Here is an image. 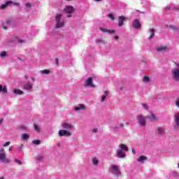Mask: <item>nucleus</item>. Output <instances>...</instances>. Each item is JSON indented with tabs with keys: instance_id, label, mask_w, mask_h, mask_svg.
Returning <instances> with one entry per match:
<instances>
[{
	"instance_id": "nucleus-1",
	"label": "nucleus",
	"mask_w": 179,
	"mask_h": 179,
	"mask_svg": "<svg viewBox=\"0 0 179 179\" xmlns=\"http://www.w3.org/2000/svg\"><path fill=\"white\" fill-rule=\"evenodd\" d=\"M109 171L111 174H113V176L117 177V178L122 177V172H121V168L119 165L111 164L109 167Z\"/></svg>"
},
{
	"instance_id": "nucleus-2",
	"label": "nucleus",
	"mask_w": 179,
	"mask_h": 179,
	"mask_svg": "<svg viewBox=\"0 0 179 179\" xmlns=\"http://www.w3.org/2000/svg\"><path fill=\"white\" fill-rule=\"evenodd\" d=\"M65 26V20L62 17V15L57 14L55 16V27L56 29H62Z\"/></svg>"
},
{
	"instance_id": "nucleus-3",
	"label": "nucleus",
	"mask_w": 179,
	"mask_h": 179,
	"mask_svg": "<svg viewBox=\"0 0 179 179\" xmlns=\"http://www.w3.org/2000/svg\"><path fill=\"white\" fill-rule=\"evenodd\" d=\"M0 163H4L5 164H9L10 163L9 158L6 157V151L3 148L0 149Z\"/></svg>"
},
{
	"instance_id": "nucleus-4",
	"label": "nucleus",
	"mask_w": 179,
	"mask_h": 179,
	"mask_svg": "<svg viewBox=\"0 0 179 179\" xmlns=\"http://www.w3.org/2000/svg\"><path fill=\"white\" fill-rule=\"evenodd\" d=\"M171 77L175 82H179V64H176V67L171 70Z\"/></svg>"
},
{
	"instance_id": "nucleus-5",
	"label": "nucleus",
	"mask_w": 179,
	"mask_h": 179,
	"mask_svg": "<svg viewBox=\"0 0 179 179\" xmlns=\"http://www.w3.org/2000/svg\"><path fill=\"white\" fill-rule=\"evenodd\" d=\"M136 120L140 127H146V116H143V115H138L136 117Z\"/></svg>"
},
{
	"instance_id": "nucleus-6",
	"label": "nucleus",
	"mask_w": 179,
	"mask_h": 179,
	"mask_svg": "<svg viewBox=\"0 0 179 179\" xmlns=\"http://www.w3.org/2000/svg\"><path fill=\"white\" fill-rule=\"evenodd\" d=\"M62 127L63 128V129L66 130V131H69V132H72V131H73V124L68 122H64L63 123H62Z\"/></svg>"
},
{
	"instance_id": "nucleus-7",
	"label": "nucleus",
	"mask_w": 179,
	"mask_h": 179,
	"mask_svg": "<svg viewBox=\"0 0 179 179\" xmlns=\"http://www.w3.org/2000/svg\"><path fill=\"white\" fill-rule=\"evenodd\" d=\"M75 12V8L72 6H66L64 13L67 14V17H72V13Z\"/></svg>"
},
{
	"instance_id": "nucleus-8",
	"label": "nucleus",
	"mask_w": 179,
	"mask_h": 179,
	"mask_svg": "<svg viewBox=\"0 0 179 179\" xmlns=\"http://www.w3.org/2000/svg\"><path fill=\"white\" fill-rule=\"evenodd\" d=\"M85 87L94 88L96 85L93 83V78L90 77L84 82Z\"/></svg>"
},
{
	"instance_id": "nucleus-9",
	"label": "nucleus",
	"mask_w": 179,
	"mask_h": 179,
	"mask_svg": "<svg viewBox=\"0 0 179 179\" xmlns=\"http://www.w3.org/2000/svg\"><path fill=\"white\" fill-rule=\"evenodd\" d=\"M58 135L60 138L62 136H66V138H69V136H72V132L63 129L58 131Z\"/></svg>"
},
{
	"instance_id": "nucleus-10",
	"label": "nucleus",
	"mask_w": 179,
	"mask_h": 179,
	"mask_svg": "<svg viewBox=\"0 0 179 179\" xmlns=\"http://www.w3.org/2000/svg\"><path fill=\"white\" fill-rule=\"evenodd\" d=\"M110 128L114 132H120V131H121L120 128H124V124L120 123L119 124H113Z\"/></svg>"
},
{
	"instance_id": "nucleus-11",
	"label": "nucleus",
	"mask_w": 179,
	"mask_h": 179,
	"mask_svg": "<svg viewBox=\"0 0 179 179\" xmlns=\"http://www.w3.org/2000/svg\"><path fill=\"white\" fill-rule=\"evenodd\" d=\"M132 27L133 29H135V30H138V29H141V21L138 19H135L132 22Z\"/></svg>"
},
{
	"instance_id": "nucleus-12",
	"label": "nucleus",
	"mask_w": 179,
	"mask_h": 179,
	"mask_svg": "<svg viewBox=\"0 0 179 179\" xmlns=\"http://www.w3.org/2000/svg\"><path fill=\"white\" fill-rule=\"evenodd\" d=\"M117 20H118V27H122L124 26V22H125V20H127V17L124 15L119 16Z\"/></svg>"
},
{
	"instance_id": "nucleus-13",
	"label": "nucleus",
	"mask_w": 179,
	"mask_h": 179,
	"mask_svg": "<svg viewBox=\"0 0 179 179\" xmlns=\"http://www.w3.org/2000/svg\"><path fill=\"white\" fill-rule=\"evenodd\" d=\"M12 3H13V5H19V3H13V1H8L6 2V3L2 4L0 6V9H3V10L6 9L9 6V5H12Z\"/></svg>"
},
{
	"instance_id": "nucleus-14",
	"label": "nucleus",
	"mask_w": 179,
	"mask_h": 179,
	"mask_svg": "<svg viewBox=\"0 0 179 179\" xmlns=\"http://www.w3.org/2000/svg\"><path fill=\"white\" fill-rule=\"evenodd\" d=\"M175 131H177L179 128V113L175 114V126H174Z\"/></svg>"
},
{
	"instance_id": "nucleus-15",
	"label": "nucleus",
	"mask_w": 179,
	"mask_h": 179,
	"mask_svg": "<svg viewBox=\"0 0 179 179\" xmlns=\"http://www.w3.org/2000/svg\"><path fill=\"white\" fill-rule=\"evenodd\" d=\"M34 84L30 83V82H28L26 84H24V90H27L28 92H31V90H33V86H34Z\"/></svg>"
},
{
	"instance_id": "nucleus-16",
	"label": "nucleus",
	"mask_w": 179,
	"mask_h": 179,
	"mask_svg": "<svg viewBox=\"0 0 179 179\" xmlns=\"http://www.w3.org/2000/svg\"><path fill=\"white\" fill-rule=\"evenodd\" d=\"M167 45H161L156 48L157 52H166L167 51Z\"/></svg>"
},
{
	"instance_id": "nucleus-17",
	"label": "nucleus",
	"mask_w": 179,
	"mask_h": 179,
	"mask_svg": "<svg viewBox=\"0 0 179 179\" xmlns=\"http://www.w3.org/2000/svg\"><path fill=\"white\" fill-rule=\"evenodd\" d=\"M75 111H85L86 110V106L84 104L80 103L74 108Z\"/></svg>"
},
{
	"instance_id": "nucleus-18",
	"label": "nucleus",
	"mask_w": 179,
	"mask_h": 179,
	"mask_svg": "<svg viewBox=\"0 0 179 179\" xmlns=\"http://www.w3.org/2000/svg\"><path fill=\"white\" fill-rule=\"evenodd\" d=\"M101 31H102V33H108V34H114V33H115V29H108L106 28H100Z\"/></svg>"
},
{
	"instance_id": "nucleus-19",
	"label": "nucleus",
	"mask_w": 179,
	"mask_h": 179,
	"mask_svg": "<svg viewBox=\"0 0 179 179\" xmlns=\"http://www.w3.org/2000/svg\"><path fill=\"white\" fill-rule=\"evenodd\" d=\"M117 156L120 159H124L125 157V151L121 150H117Z\"/></svg>"
},
{
	"instance_id": "nucleus-20",
	"label": "nucleus",
	"mask_w": 179,
	"mask_h": 179,
	"mask_svg": "<svg viewBox=\"0 0 179 179\" xmlns=\"http://www.w3.org/2000/svg\"><path fill=\"white\" fill-rule=\"evenodd\" d=\"M155 134H157V135H164V129H163V127H157L155 129Z\"/></svg>"
},
{
	"instance_id": "nucleus-21",
	"label": "nucleus",
	"mask_w": 179,
	"mask_h": 179,
	"mask_svg": "<svg viewBox=\"0 0 179 179\" xmlns=\"http://www.w3.org/2000/svg\"><path fill=\"white\" fill-rule=\"evenodd\" d=\"M1 92L4 94L8 93V88L6 87V85L3 86L2 85H0V93Z\"/></svg>"
},
{
	"instance_id": "nucleus-22",
	"label": "nucleus",
	"mask_w": 179,
	"mask_h": 179,
	"mask_svg": "<svg viewBox=\"0 0 179 179\" xmlns=\"http://www.w3.org/2000/svg\"><path fill=\"white\" fill-rule=\"evenodd\" d=\"M119 148H120L119 150H122V152H128V148H127V145L124 144H120L119 145Z\"/></svg>"
},
{
	"instance_id": "nucleus-23",
	"label": "nucleus",
	"mask_w": 179,
	"mask_h": 179,
	"mask_svg": "<svg viewBox=\"0 0 179 179\" xmlns=\"http://www.w3.org/2000/svg\"><path fill=\"white\" fill-rule=\"evenodd\" d=\"M148 160V157L141 155L138 159L137 162H138V163H143V162Z\"/></svg>"
},
{
	"instance_id": "nucleus-24",
	"label": "nucleus",
	"mask_w": 179,
	"mask_h": 179,
	"mask_svg": "<svg viewBox=\"0 0 179 179\" xmlns=\"http://www.w3.org/2000/svg\"><path fill=\"white\" fill-rule=\"evenodd\" d=\"M149 33H150V36L148 37V38H149V40H150L155 37V29H150L149 30Z\"/></svg>"
},
{
	"instance_id": "nucleus-25",
	"label": "nucleus",
	"mask_w": 179,
	"mask_h": 179,
	"mask_svg": "<svg viewBox=\"0 0 179 179\" xmlns=\"http://www.w3.org/2000/svg\"><path fill=\"white\" fill-rule=\"evenodd\" d=\"M13 92L14 94H18V95L23 94V91L19 89L13 88Z\"/></svg>"
},
{
	"instance_id": "nucleus-26",
	"label": "nucleus",
	"mask_w": 179,
	"mask_h": 179,
	"mask_svg": "<svg viewBox=\"0 0 179 179\" xmlns=\"http://www.w3.org/2000/svg\"><path fill=\"white\" fill-rule=\"evenodd\" d=\"M108 96V91H105L103 95L101 96V103L106 101V99Z\"/></svg>"
},
{
	"instance_id": "nucleus-27",
	"label": "nucleus",
	"mask_w": 179,
	"mask_h": 179,
	"mask_svg": "<svg viewBox=\"0 0 179 179\" xmlns=\"http://www.w3.org/2000/svg\"><path fill=\"white\" fill-rule=\"evenodd\" d=\"M92 163L94 166H99V159H97L96 157H94L92 159Z\"/></svg>"
},
{
	"instance_id": "nucleus-28",
	"label": "nucleus",
	"mask_w": 179,
	"mask_h": 179,
	"mask_svg": "<svg viewBox=\"0 0 179 179\" xmlns=\"http://www.w3.org/2000/svg\"><path fill=\"white\" fill-rule=\"evenodd\" d=\"M29 138H30V136H29L28 134H22V141H27V139H29Z\"/></svg>"
},
{
	"instance_id": "nucleus-29",
	"label": "nucleus",
	"mask_w": 179,
	"mask_h": 179,
	"mask_svg": "<svg viewBox=\"0 0 179 179\" xmlns=\"http://www.w3.org/2000/svg\"><path fill=\"white\" fill-rule=\"evenodd\" d=\"M41 73H42V75H50V70H47V69H45V70H42L40 71Z\"/></svg>"
},
{
	"instance_id": "nucleus-30",
	"label": "nucleus",
	"mask_w": 179,
	"mask_h": 179,
	"mask_svg": "<svg viewBox=\"0 0 179 179\" xmlns=\"http://www.w3.org/2000/svg\"><path fill=\"white\" fill-rule=\"evenodd\" d=\"M148 120H150V121H156V115H155L154 114H151V115L148 117Z\"/></svg>"
},
{
	"instance_id": "nucleus-31",
	"label": "nucleus",
	"mask_w": 179,
	"mask_h": 179,
	"mask_svg": "<svg viewBox=\"0 0 179 179\" xmlns=\"http://www.w3.org/2000/svg\"><path fill=\"white\" fill-rule=\"evenodd\" d=\"M34 129L36 132L39 133L41 128L40 127V126L37 125V124H34Z\"/></svg>"
},
{
	"instance_id": "nucleus-32",
	"label": "nucleus",
	"mask_w": 179,
	"mask_h": 179,
	"mask_svg": "<svg viewBox=\"0 0 179 179\" xmlns=\"http://www.w3.org/2000/svg\"><path fill=\"white\" fill-rule=\"evenodd\" d=\"M108 17H109V19H110L113 21L115 20V15H114V14L113 13L108 14Z\"/></svg>"
},
{
	"instance_id": "nucleus-33",
	"label": "nucleus",
	"mask_w": 179,
	"mask_h": 179,
	"mask_svg": "<svg viewBox=\"0 0 179 179\" xmlns=\"http://www.w3.org/2000/svg\"><path fill=\"white\" fill-rule=\"evenodd\" d=\"M32 143L34 145H40V143H41V141H40V140H34V141H32Z\"/></svg>"
},
{
	"instance_id": "nucleus-34",
	"label": "nucleus",
	"mask_w": 179,
	"mask_h": 179,
	"mask_svg": "<svg viewBox=\"0 0 179 179\" xmlns=\"http://www.w3.org/2000/svg\"><path fill=\"white\" fill-rule=\"evenodd\" d=\"M6 55H7L6 51H3V52H1L0 57H1V58H5V57H6Z\"/></svg>"
},
{
	"instance_id": "nucleus-35",
	"label": "nucleus",
	"mask_w": 179,
	"mask_h": 179,
	"mask_svg": "<svg viewBox=\"0 0 179 179\" xmlns=\"http://www.w3.org/2000/svg\"><path fill=\"white\" fill-rule=\"evenodd\" d=\"M150 80V78L148 76H145L143 78V82H145V83H148V82Z\"/></svg>"
},
{
	"instance_id": "nucleus-36",
	"label": "nucleus",
	"mask_w": 179,
	"mask_h": 179,
	"mask_svg": "<svg viewBox=\"0 0 179 179\" xmlns=\"http://www.w3.org/2000/svg\"><path fill=\"white\" fill-rule=\"evenodd\" d=\"M36 160H38V162H43V160H44V157L42 156H38L36 157Z\"/></svg>"
},
{
	"instance_id": "nucleus-37",
	"label": "nucleus",
	"mask_w": 179,
	"mask_h": 179,
	"mask_svg": "<svg viewBox=\"0 0 179 179\" xmlns=\"http://www.w3.org/2000/svg\"><path fill=\"white\" fill-rule=\"evenodd\" d=\"M15 162L17 163V164H18L19 166H22V164H23V163L22 162V161L19 160V159H15Z\"/></svg>"
},
{
	"instance_id": "nucleus-38",
	"label": "nucleus",
	"mask_w": 179,
	"mask_h": 179,
	"mask_svg": "<svg viewBox=\"0 0 179 179\" xmlns=\"http://www.w3.org/2000/svg\"><path fill=\"white\" fill-rule=\"evenodd\" d=\"M10 145V142L8 141L5 144H3V148H6V146H9Z\"/></svg>"
},
{
	"instance_id": "nucleus-39",
	"label": "nucleus",
	"mask_w": 179,
	"mask_h": 179,
	"mask_svg": "<svg viewBox=\"0 0 179 179\" xmlns=\"http://www.w3.org/2000/svg\"><path fill=\"white\" fill-rule=\"evenodd\" d=\"M26 6L28 9H30V8H31V4L29 3H27L26 4Z\"/></svg>"
},
{
	"instance_id": "nucleus-40",
	"label": "nucleus",
	"mask_w": 179,
	"mask_h": 179,
	"mask_svg": "<svg viewBox=\"0 0 179 179\" xmlns=\"http://www.w3.org/2000/svg\"><path fill=\"white\" fill-rule=\"evenodd\" d=\"M142 106H143V108L145 110H148V105H146V104H145V103H143Z\"/></svg>"
},
{
	"instance_id": "nucleus-41",
	"label": "nucleus",
	"mask_w": 179,
	"mask_h": 179,
	"mask_svg": "<svg viewBox=\"0 0 179 179\" xmlns=\"http://www.w3.org/2000/svg\"><path fill=\"white\" fill-rule=\"evenodd\" d=\"M98 131H99V129H97V128H94V129H92V132H93L94 134L97 133Z\"/></svg>"
},
{
	"instance_id": "nucleus-42",
	"label": "nucleus",
	"mask_w": 179,
	"mask_h": 179,
	"mask_svg": "<svg viewBox=\"0 0 179 179\" xmlns=\"http://www.w3.org/2000/svg\"><path fill=\"white\" fill-rule=\"evenodd\" d=\"M176 107H179V99H176Z\"/></svg>"
},
{
	"instance_id": "nucleus-43",
	"label": "nucleus",
	"mask_w": 179,
	"mask_h": 179,
	"mask_svg": "<svg viewBox=\"0 0 179 179\" xmlns=\"http://www.w3.org/2000/svg\"><path fill=\"white\" fill-rule=\"evenodd\" d=\"M18 150H22L23 149V145H20L19 147H17Z\"/></svg>"
},
{
	"instance_id": "nucleus-44",
	"label": "nucleus",
	"mask_w": 179,
	"mask_h": 179,
	"mask_svg": "<svg viewBox=\"0 0 179 179\" xmlns=\"http://www.w3.org/2000/svg\"><path fill=\"white\" fill-rule=\"evenodd\" d=\"M113 38H115V40H119L120 36H113Z\"/></svg>"
},
{
	"instance_id": "nucleus-45",
	"label": "nucleus",
	"mask_w": 179,
	"mask_h": 179,
	"mask_svg": "<svg viewBox=\"0 0 179 179\" xmlns=\"http://www.w3.org/2000/svg\"><path fill=\"white\" fill-rule=\"evenodd\" d=\"M131 152H132L133 155H135V154H136V152H135V149L132 148Z\"/></svg>"
},
{
	"instance_id": "nucleus-46",
	"label": "nucleus",
	"mask_w": 179,
	"mask_h": 179,
	"mask_svg": "<svg viewBox=\"0 0 179 179\" xmlns=\"http://www.w3.org/2000/svg\"><path fill=\"white\" fill-rule=\"evenodd\" d=\"M13 149V147H10L9 149H8L9 152H12Z\"/></svg>"
},
{
	"instance_id": "nucleus-47",
	"label": "nucleus",
	"mask_w": 179,
	"mask_h": 179,
	"mask_svg": "<svg viewBox=\"0 0 179 179\" xmlns=\"http://www.w3.org/2000/svg\"><path fill=\"white\" fill-rule=\"evenodd\" d=\"M3 29L4 30H6V29H8V27H7L6 26L3 25Z\"/></svg>"
},
{
	"instance_id": "nucleus-48",
	"label": "nucleus",
	"mask_w": 179,
	"mask_h": 179,
	"mask_svg": "<svg viewBox=\"0 0 179 179\" xmlns=\"http://www.w3.org/2000/svg\"><path fill=\"white\" fill-rule=\"evenodd\" d=\"M3 122V119H1L0 120V125H1V124H2Z\"/></svg>"
},
{
	"instance_id": "nucleus-49",
	"label": "nucleus",
	"mask_w": 179,
	"mask_h": 179,
	"mask_svg": "<svg viewBox=\"0 0 179 179\" xmlns=\"http://www.w3.org/2000/svg\"><path fill=\"white\" fill-rule=\"evenodd\" d=\"M167 9H169V10H170V9H171V7L170 6H167Z\"/></svg>"
},
{
	"instance_id": "nucleus-50",
	"label": "nucleus",
	"mask_w": 179,
	"mask_h": 179,
	"mask_svg": "<svg viewBox=\"0 0 179 179\" xmlns=\"http://www.w3.org/2000/svg\"><path fill=\"white\" fill-rule=\"evenodd\" d=\"M18 43H20V44H22V43H24V41H19Z\"/></svg>"
},
{
	"instance_id": "nucleus-51",
	"label": "nucleus",
	"mask_w": 179,
	"mask_h": 179,
	"mask_svg": "<svg viewBox=\"0 0 179 179\" xmlns=\"http://www.w3.org/2000/svg\"><path fill=\"white\" fill-rule=\"evenodd\" d=\"M95 1V2H101V1H103V0H94Z\"/></svg>"
},
{
	"instance_id": "nucleus-52",
	"label": "nucleus",
	"mask_w": 179,
	"mask_h": 179,
	"mask_svg": "<svg viewBox=\"0 0 179 179\" xmlns=\"http://www.w3.org/2000/svg\"><path fill=\"white\" fill-rule=\"evenodd\" d=\"M31 80H32L33 82H34V80H36V78H34V77H32V78H31Z\"/></svg>"
},
{
	"instance_id": "nucleus-53",
	"label": "nucleus",
	"mask_w": 179,
	"mask_h": 179,
	"mask_svg": "<svg viewBox=\"0 0 179 179\" xmlns=\"http://www.w3.org/2000/svg\"><path fill=\"white\" fill-rule=\"evenodd\" d=\"M57 146H58V148H59V146H61V143H58L57 144Z\"/></svg>"
},
{
	"instance_id": "nucleus-54",
	"label": "nucleus",
	"mask_w": 179,
	"mask_h": 179,
	"mask_svg": "<svg viewBox=\"0 0 179 179\" xmlns=\"http://www.w3.org/2000/svg\"><path fill=\"white\" fill-rule=\"evenodd\" d=\"M10 21H6V24H10Z\"/></svg>"
},
{
	"instance_id": "nucleus-55",
	"label": "nucleus",
	"mask_w": 179,
	"mask_h": 179,
	"mask_svg": "<svg viewBox=\"0 0 179 179\" xmlns=\"http://www.w3.org/2000/svg\"><path fill=\"white\" fill-rule=\"evenodd\" d=\"M98 43H103V41H98Z\"/></svg>"
},
{
	"instance_id": "nucleus-56",
	"label": "nucleus",
	"mask_w": 179,
	"mask_h": 179,
	"mask_svg": "<svg viewBox=\"0 0 179 179\" xmlns=\"http://www.w3.org/2000/svg\"><path fill=\"white\" fill-rule=\"evenodd\" d=\"M0 179H5L3 177H0Z\"/></svg>"
},
{
	"instance_id": "nucleus-57",
	"label": "nucleus",
	"mask_w": 179,
	"mask_h": 179,
	"mask_svg": "<svg viewBox=\"0 0 179 179\" xmlns=\"http://www.w3.org/2000/svg\"><path fill=\"white\" fill-rule=\"evenodd\" d=\"M66 1H71V0H66Z\"/></svg>"
}]
</instances>
